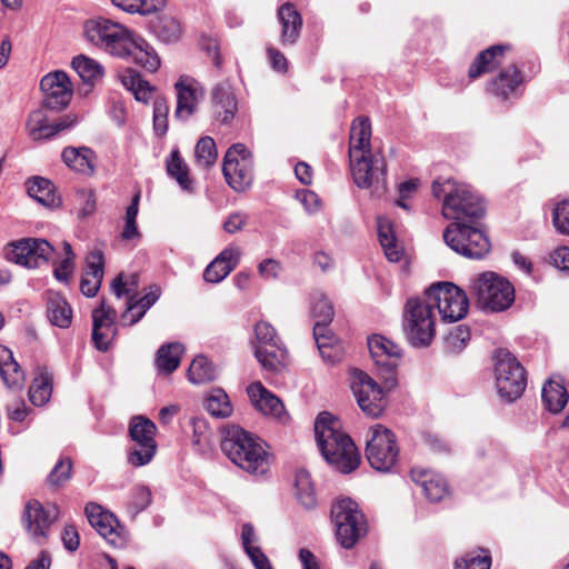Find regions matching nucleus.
Wrapping results in <instances>:
<instances>
[{"label":"nucleus","mask_w":569,"mask_h":569,"mask_svg":"<svg viewBox=\"0 0 569 569\" xmlns=\"http://www.w3.org/2000/svg\"><path fill=\"white\" fill-rule=\"evenodd\" d=\"M319 449L328 463L338 471L349 473L360 461L351 438L339 430V421L329 412H321L315 422Z\"/></svg>","instance_id":"f257e3e1"},{"label":"nucleus","mask_w":569,"mask_h":569,"mask_svg":"<svg viewBox=\"0 0 569 569\" xmlns=\"http://www.w3.org/2000/svg\"><path fill=\"white\" fill-rule=\"evenodd\" d=\"M221 449L236 466L249 473L264 475L269 469V456L261 440L239 426L224 430Z\"/></svg>","instance_id":"f03ea898"},{"label":"nucleus","mask_w":569,"mask_h":569,"mask_svg":"<svg viewBox=\"0 0 569 569\" xmlns=\"http://www.w3.org/2000/svg\"><path fill=\"white\" fill-rule=\"evenodd\" d=\"M432 193L442 198V216L452 222H477L485 214L482 200L472 189L455 180H439L432 183Z\"/></svg>","instance_id":"7ed1b4c3"},{"label":"nucleus","mask_w":569,"mask_h":569,"mask_svg":"<svg viewBox=\"0 0 569 569\" xmlns=\"http://www.w3.org/2000/svg\"><path fill=\"white\" fill-rule=\"evenodd\" d=\"M442 237L449 248L469 259H481L490 251V241L478 221L451 222Z\"/></svg>","instance_id":"20e7f679"},{"label":"nucleus","mask_w":569,"mask_h":569,"mask_svg":"<svg viewBox=\"0 0 569 569\" xmlns=\"http://www.w3.org/2000/svg\"><path fill=\"white\" fill-rule=\"evenodd\" d=\"M403 329L415 347H427L436 333L433 305L423 298L407 300L403 311Z\"/></svg>","instance_id":"39448f33"},{"label":"nucleus","mask_w":569,"mask_h":569,"mask_svg":"<svg viewBox=\"0 0 569 569\" xmlns=\"http://www.w3.org/2000/svg\"><path fill=\"white\" fill-rule=\"evenodd\" d=\"M495 380L499 396L508 402L517 400L527 386L526 370L508 350L495 353Z\"/></svg>","instance_id":"423d86ee"},{"label":"nucleus","mask_w":569,"mask_h":569,"mask_svg":"<svg viewBox=\"0 0 569 569\" xmlns=\"http://www.w3.org/2000/svg\"><path fill=\"white\" fill-rule=\"evenodd\" d=\"M337 540L343 548H352L366 533L367 522L358 503L349 498L337 500L331 507Z\"/></svg>","instance_id":"0eeeda50"},{"label":"nucleus","mask_w":569,"mask_h":569,"mask_svg":"<svg viewBox=\"0 0 569 569\" xmlns=\"http://www.w3.org/2000/svg\"><path fill=\"white\" fill-rule=\"evenodd\" d=\"M479 305L491 311H503L515 301V289L505 278L495 272L479 274L471 284Z\"/></svg>","instance_id":"6e6552de"},{"label":"nucleus","mask_w":569,"mask_h":569,"mask_svg":"<svg viewBox=\"0 0 569 569\" xmlns=\"http://www.w3.org/2000/svg\"><path fill=\"white\" fill-rule=\"evenodd\" d=\"M350 158V168L355 183L359 188H372L375 196L380 197L387 187V163L381 152L357 154Z\"/></svg>","instance_id":"1a4fd4ad"},{"label":"nucleus","mask_w":569,"mask_h":569,"mask_svg":"<svg viewBox=\"0 0 569 569\" xmlns=\"http://www.w3.org/2000/svg\"><path fill=\"white\" fill-rule=\"evenodd\" d=\"M423 299L437 308L445 322H456L466 317L469 301L466 292L451 282H439L426 290Z\"/></svg>","instance_id":"9d476101"},{"label":"nucleus","mask_w":569,"mask_h":569,"mask_svg":"<svg viewBox=\"0 0 569 569\" xmlns=\"http://www.w3.org/2000/svg\"><path fill=\"white\" fill-rule=\"evenodd\" d=\"M398 456L399 448L393 432L381 425L371 427L366 446L370 466L377 471L388 472L395 467Z\"/></svg>","instance_id":"9b49d317"},{"label":"nucleus","mask_w":569,"mask_h":569,"mask_svg":"<svg viewBox=\"0 0 569 569\" xmlns=\"http://www.w3.org/2000/svg\"><path fill=\"white\" fill-rule=\"evenodd\" d=\"M130 32L124 26L104 18L88 20L83 27L88 42L116 57L126 48Z\"/></svg>","instance_id":"f8f14e48"},{"label":"nucleus","mask_w":569,"mask_h":569,"mask_svg":"<svg viewBox=\"0 0 569 569\" xmlns=\"http://www.w3.org/2000/svg\"><path fill=\"white\" fill-rule=\"evenodd\" d=\"M222 172L234 191L242 192L250 188L253 182V158L244 144L234 143L227 150Z\"/></svg>","instance_id":"ddd939ff"},{"label":"nucleus","mask_w":569,"mask_h":569,"mask_svg":"<svg viewBox=\"0 0 569 569\" xmlns=\"http://www.w3.org/2000/svg\"><path fill=\"white\" fill-rule=\"evenodd\" d=\"M350 387L361 410L371 417H379L386 408V386L380 387L368 373L352 369Z\"/></svg>","instance_id":"4468645a"},{"label":"nucleus","mask_w":569,"mask_h":569,"mask_svg":"<svg viewBox=\"0 0 569 569\" xmlns=\"http://www.w3.org/2000/svg\"><path fill=\"white\" fill-rule=\"evenodd\" d=\"M254 335L257 360L264 370L278 371L284 365L287 350L281 346L274 328L266 321H259L254 326Z\"/></svg>","instance_id":"2eb2a0df"},{"label":"nucleus","mask_w":569,"mask_h":569,"mask_svg":"<svg viewBox=\"0 0 569 569\" xmlns=\"http://www.w3.org/2000/svg\"><path fill=\"white\" fill-rule=\"evenodd\" d=\"M156 432L157 427L150 419L142 416L132 418L129 433L134 445L128 457L132 466L141 467L152 460L157 451Z\"/></svg>","instance_id":"dca6fc26"},{"label":"nucleus","mask_w":569,"mask_h":569,"mask_svg":"<svg viewBox=\"0 0 569 569\" xmlns=\"http://www.w3.org/2000/svg\"><path fill=\"white\" fill-rule=\"evenodd\" d=\"M52 253L53 247L47 240L23 238L10 243L7 258L16 264L33 269L47 263Z\"/></svg>","instance_id":"f3484780"},{"label":"nucleus","mask_w":569,"mask_h":569,"mask_svg":"<svg viewBox=\"0 0 569 569\" xmlns=\"http://www.w3.org/2000/svg\"><path fill=\"white\" fill-rule=\"evenodd\" d=\"M368 349L381 378L388 388L396 385L395 370L400 361V348L389 339L373 335L368 338Z\"/></svg>","instance_id":"a211bd4d"},{"label":"nucleus","mask_w":569,"mask_h":569,"mask_svg":"<svg viewBox=\"0 0 569 569\" xmlns=\"http://www.w3.org/2000/svg\"><path fill=\"white\" fill-rule=\"evenodd\" d=\"M76 123H78V117L71 113L49 122L43 107L30 112L26 121V132L32 141L41 142L52 139L59 132L72 128Z\"/></svg>","instance_id":"6ab92c4d"},{"label":"nucleus","mask_w":569,"mask_h":569,"mask_svg":"<svg viewBox=\"0 0 569 569\" xmlns=\"http://www.w3.org/2000/svg\"><path fill=\"white\" fill-rule=\"evenodd\" d=\"M59 518V509L56 505L43 507L37 500L27 502L22 516L26 530L37 542L48 537L51 525Z\"/></svg>","instance_id":"aec40b11"},{"label":"nucleus","mask_w":569,"mask_h":569,"mask_svg":"<svg viewBox=\"0 0 569 569\" xmlns=\"http://www.w3.org/2000/svg\"><path fill=\"white\" fill-rule=\"evenodd\" d=\"M43 92V107L51 110L66 108L72 97V84L63 71H53L46 74L40 81Z\"/></svg>","instance_id":"412c9836"},{"label":"nucleus","mask_w":569,"mask_h":569,"mask_svg":"<svg viewBox=\"0 0 569 569\" xmlns=\"http://www.w3.org/2000/svg\"><path fill=\"white\" fill-rule=\"evenodd\" d=\"M124 47L118 57L128 59L149 72H154L160 67V58L144 39L130 32Z\"/></svg>","instance_id":"4be33fe9"},{"label":"nucleus","mask_w":569,"mask_h":569,"mask_svg":"<svg viewBox=\"0 0 569 569\" xmlns=\"http://www.w3.org/2000/svg\"><path fill=\"white\" fill-rule=\"evenodd\" d=\"M116 310L101 301L99 308L92 311V340L100 351H107L114 336Z\"/></svg>","instance_id":"5701e85b"},{"label":"nucleus","mask_w":569,"mask_h":569,"mask_svg":"<svg viewBox=\"0 0 569 569\" xmlns=\"http://www.w3.org/2000/svg\"><path fill=\"white\" fill-rule=\"evenodd\" d=\"M238 110V102L231 84L222 81L216 84L211 91V111L216 121L229 123Z\"/></svg>","instance_id":"b1692460"},{"label":"nucleus","mask_w":569,"mask_h":569,"mask_svg":"<svg viewBox=\"0 0 569 569\" xmlns=\"http://www.w3.org/2000/svg\"><path fill=\"white\" fill-rule=\"evenodd\" d=\"M174 87L177 90L174 117L187 120L197 110L198 103L203 98V91L194 80L189 78H180Z\"/></svg>","instance_id":"393cba45"},{"label":"nucleus","mask_w":569,"mask_h":569,"mask_svg":"<svg viewBox=\"0 0 569 569\" xmlns=\"http://www.w3.org/2000/svg\"><path fill=\"white\" fill-rule=\"evenodd\" d=\"M247 393L253 407L266 416L280 421L287 420V412L281 400L267 390L261 382H253L247 388Z\"/></svg>","instance_id":"a878e982"},{"label":"nucleus","mask_w":569,"mask_h":569,"mask_svg":"<svg viewBox=\"0 0 569 569\" xmlns=\"http://www.w3.org/2000/svg\"><path fill=\"white\" fill-rule=\"evenodd\" d=\"M240 248L228 246L211 261L203 272V279L210 283L221 282L239 263Z\"/></svg>","instance_id":"bb28decb"},{"label":"nucleus","mask_w":569,"mask_h":569,"mask_svg":"<svg viewBox=\"0 0 569 569\" xmlns=\"http://www.w3.org/2000/svg\"><path fill=\"white\" fill-rule=\"evenodd\" d=\"M104 259L99 250L89 252L86 258V270L81 277L80 290L89 298L94 297L102 283Z\"/></svg>","instance_id":"cd10ccee"},{"label":"nucleus","mask_w":569,"mask_h":569,"mask_svg":"<svg viewBox=\"0 0 569 569\" xmlns=\"http://www.w3.org/2000/svg\"><path fill=\"white\" fill-rule=\"evenodd\" d=\"M411 480L421 488L425 497L431 502H438L448 495L447 481L430 470L413 468Z\"/></svg>","instance_id":"c85d7f7f"},{"label":"nucleus","mask_w":569,"mask_h":569,"mask_svg":"<svg viewBox=\"0 0 569 569\" xmlns=\"http://www.w3.org/2000/svg\"><path fill=\"white\" fill-rule=\"evenodd\" d=\"M313 337L322 360L328 365L340 362L346 353L343 345L329 328L313 326Z\"/></svg>","instance_id":"c756f323"},{"label":"nucleus","mask_w":569,"mask_h":569,"mask_svg":"<svg viewBox=\"0 0 569 569\" xmlns=\"http://www.w3.org/2000/svg\"><path fill=\"white\" fill-rule=\"evenodd\" d=\"M277 17L281 26V44L284 47L293 46L299 39L302 29V18L300 13L292 3L287 2L278 9Z\"/></svg>","instance_id":"7c9ffc66"},{"label":"nucleus","mask_w":569,"mask_h":569,"mask_svg":"<svg viewBox=\"0 0 569 569\" xmlns=\"http://www.w3.org/2000/svg\"><path fill=\"white\" fill-rule=\"evenodd\" d=\"M84 511L91 527H93L99 535L108 541L116 543V528L118 527L117 518L94 502L87 503Z\"/></svg>","instance_id":"2f4dec72"},{"label":"nucleus","mask_w":569,"mask_h":569,"mask_svg":"<svg viewBox=\"0 0 569 569\" xmlns=\"http://www.w3.org/2000/svg\"><path fill=\"white\" fill-rule=\"evenodd\" d=\"M159 297L160 288L158 286H150L149 291L140 299L130 296L127 301V309L121 316V322L124 326L137 323L144 316L147 310L156 303Z\"/></svg>","instance_id":"473e14b6"},{"label":"nucleus","mask_w":569,"mask_h":569,"mask_svg":"<svg viewBox=\"0 0 569 569\" xmlns=\"http://www.w3.org/2000/svg\"><path fill=\"white\" fill-rule=\"evenodd\" d=\"M0 377L10 389H21L26 380L24 372L13 358L12 351L4 346H0Z\"/></svg>","instance_id":"72a5a7b5"},{"label":"nucleus","mask_w":569,"mask_h":569,"mask_svg":"<svg viewBox=\"0 0 569 569\" xmlns=\"http://www.w3.org/2000/svg\"><path fill=\"white\" fill-rule=\"evenodd\" d=\"M26 188L28 194L40 204L54 208L60 206V197L56 193L53 183L42 177H32L27 180Z\"/></svg>","instance_id":"f704fd0d"},{"label":"nucleus","mask_w":569,"mask_h":569,"mask_svg":"<svg viewBox=\"0 0 569 569\" xmlns=\"http://www.w3.org/2000/svg\"><path fill=\"white\" fill-rule=\"evenodd\" d=\"M47 317L51 325L59 328H68L71 325L72 310L68 301L59 292L48 291Z\"/></svg>","instance_id":"c9c22d12"},{"label":"nucleus","mask_w":569,"mask_h":569,"mask_svg":"<svg viewBox=\"0 0 569 569\" xmlns=\"http://www.w3.org/2000/svg\"><path fill=\"white\" fill-rule=\"evenodd\" d=\"M371 124L367 117L357 118L350 129L349 157L370 153Z\"/></svg>","instance_id":"e433bc0d"},{"label":"nucleus","mask_w":569,"mask_h":569,"mask_svg":"<svg viewBox=\"0 0 569 569\" xmlns=\"http://www.w3.org/2000/svg\"><path fill=\"white\" fill-rule=\"evenodd\" d=\"M378 237L385 254L391 262H398L402 257V248L398 244L392 222L387 217L377 219Z\"/></svg>","instance_id":"4c0bfd02"},{"label":"nucleus","mask_w":569,"mask_h":569,"mask_svg":"<svg viewBox=\"0 0 569 569\" xmlns=\"http://www.w3.org/2000/svg\"><path fill=\"white\" fill-rule=\"evenodd\" d=\"M63 162L73 171L83 174L93 172V152L87 147H67L62 151Z\"/></svg>","instance_id":"58836bf2"},{"label":"nucleus","mask_w":569,"mask_h":569,"mask_svg":"<svg viewBox=\"0 0 569 569\" xmlns=\"http://www.w3.org/2000/svg\"><path fill=\"white\" fill-rule=\"evenodd\" d=\"M505 50V46L497 44L480 52L469 68V77L476 79L496 68L500 63Z\"/></svg>","instance_id":"ea45409f"},{"label":"nucleus","mask_w":569,"mask_h":569,"mask_svg":"<svg viewBox=\"0 0 569 569\" xmlns=\"http://www.w3.org/2000/svg\"><path fill=\"white\" fill-rule=\"evenodd\" d=\"M521 82V72L512 64L498 74V77L490 83L489 90L496 96L507 99L511 93H513Z\"/></svg>","instance_id":"a19ab883"},{"label":"nucleus","mask_w":569,"mask_h":569,"mask_svg":"<svg viewBox=\"0 0 569 569\" xmlns=\"http://www.w3.org/2000/svg\"><path fill=\"white\" fill-rule=\"evenodd\" d=\"M122 84L132 92L136 100L148 103L154 88L139 72L127 68L120 76Z\"/></svg>","instance_id":"79ce46f5"},{"label":"nucleus","mask_w":569,"mask_h":569,"mask_svg":"<svg viewBox=\"0 0 569 569\" xmlns=\"http://www.w3.org/2000/svg\"><path fill=\"white\" fill-rule=\"evenodd\" d=\"M541 398L548 411L559 413L567 405L569 395L561 383L549 380L542 387Z\"/></svg>","instance_id":"37998d69"},{"label":"nucleus","mask_w":569,"mask_h":569,"mask_svg":"<svg viewBox=\"0 0 569 569\" xmlns=\"http://www.w3.org/2000/svg\"><path fill=\"white\" fill-rule=\"evenodd\" d=\"M183 346L179 342H170L159 348L156 358V365L159 372L169 375L173 372L180 363Z\"/></svg>","instance_id":"c03bdc74"},{"label":"nucleus","mask_w":569,"mask_h":569,"mask_svg":"<svg viewBox=\"0 0 569 569\" xmlns=\"http://www.w3.org/2000/svg\"><path fill=\"white\" fill-rule=\"evenodd\" d=\"M156 37L167 43L176 42L181 36L180 22L171 16H160L151 24Z\"/></svg>","instance_id":"a18cd8bd"},{"label":"nucleus","mask_w":569,"mask_h":569,"mask_svg":"<svg viewBox=\"0 0 569 569\" xmlns=\"http://www.w3.org/2000/svg\"><path fill=\"white\" fill-rule=\"evenodd\" d=\"M296 497L306 509H312L317 505L316 491L308 471L299 470L295 478Z\"/></svg>","instance_id":"49530a36"},{"label":"nucleus","mask_w":569,"mask_h":569,"mask_svg":"<svg viewBox=\"0 0 569 569\" xmlns=\"http://www.w3.org/2000/svg\"><path fill=\"white\" fill-rule=\"evenodd\" d=\"M71 64L84 83L93 84L103 74L102 66L83 54L74 57Z\"/></svg>","instance_id":"de8ad7c7"},{"label":"nucleus","mask_w":569,"mask_h":569,"mask_svg":"<svg viewBox=\"0 0 569 569\" xmlns=\"http://www.w3.org/2000/svg\"><path fill=\"white\" fill-rule=\"evenodd\" d=\"M204 407L216 418H226L232 412L229 397L222 389L211 390L204 399Z\"/></svg>","instance_id":"09e8293b"},{"label":"nucleus","mask_w":569,"mask_h":569,"mask_svg":"<svg viewBox=\"0 0 569 569\" xmlns=\"http://www.w3.org/2000/svg\"><path fill=\"white\" fill-rule=\"evenodd\" d=\"M51 392V376L46 371H41L39 376L33 379L29 388V399L34 406H43L49 401Z\"/></svg>","instance_id":"8fccbe9b"},{"label":"nucleus","mask_w":569,"mask_h":569,"mask_svg":"<svg viewBox=\"0 0 569 569\" xmlns=\"http://www.w3.org/2000/svg\"><path fill=\"white\" fill-rule=\"evenodd\" d=\"M311 313L316 319L315 326L329 328L335 316L333 306L323 293L315 292L311 297Z\"/></svg>","instance_id":"3c124183"},{"label":"nucleus","mask_w":569,"mask_h":569,"mask_svg":"<svg viewBox=\"0 0 569 569\" xmlns=\"http://www.w3.org/2000/svg\"><path fill=\"white\" fill-rule=\"evenodd\" d=\"M168 174L173 178L184 191H192V181L189 179V170L177 150L171 152L167 161Z\"/></svg>","instance_id":"603ef678"},{"label":"nucleus","mask_w":569,"mask_h":569,"mask_svg":"<svg viewBox=\"0 0 569 569\" xmlns=\"http://www.w3.org/2000/svg\"><path fill=\"white\" fill-rule=\"evenodd\" d=\"M188 377L194 385L206 383L216 378V370L204 356H198L189 367Z\"/></svg>","instance_id":"864d4df0"},{"label":"nucleus","mask_w":569,"mask_h":569,"mask_svg":"<svg viewBox=\"0 0 569 569\" xmlns=\"http://www.w3.org/2000/svg\"><path fill=\"white\" fill-rule=\"evenodd\" d=\"M119 9L128 13L150 14L163 8L166 0H111Z\"/></svg>","instance_id":"5fc2aeb1"},{"label":"nucleus","mask_w":569,"mask_h":569,"mask_svg":"<svg viewBox=\"0 0 569 569\" xmlns=\"http://www.w3.org/2000/svg\"><path fill=\"white\" fill-rule=\"evenodd\" d=\"M196 163L198 167L208 169L213 166L218 158L216 142L211 137H202L194 148Z\"/></svg>","instance_id":"6e6d98bb"},{"label":"nucleus","mask_w":569,"mask_h":569,"mask_svg":"<svg viewBox=\"0 0 569 569\" xmlns=\"http://www.w3.org/2000/svg\"><path fill=\"white\" fill-rule=\"evenodd\" d=\"M151 502V490L147 486L138 485L131 491L128 509L133 516H136L147 509Z\"/></svg>","instance_id":"4d7b16f0"},{"label":"nucleus","mask_w":569,"mask_h":569,"mask_svg":"<svg viewBox=\"0 0 569 569\" xmlns=\"http://www.w3.org/2000/svg\"><path fill=\"white\" fill-rule=\"evenodd\" d=\"M491 557L487 553L468 552L455 561V569H490Z\"/></svg>","instance_id":"13d9d810"},{"label":"nucleus","mask_w":569,"mask_h":569,"mask_svg":"<svg viewBox=\"0 0 569 569\" xmlns=\"http://www.w3.org/2000/svg\"><path fill=\"white\" fill-rule=\"evenodd\" d=\"M168 101L164 98H157L153 104V128L160 136H163L168 130Z\"/></svg>","instance_id":"bf43d9fd"},{"label":"nucleus","mask_w":569,"mask_h":569,"mask_svg":"<svg viewBox=\"0 0 569 569\" xmlns=\"http://www.w3.org/2000/svg\"><path fill=\"white\" fill-rule=\"evenodd\" d=\"M71 460L69 458H61L48 476V482L54 487L64 485L71 477Z\"/></svg>","instance_id":"052dcab7"},{"label":"nucleus","mask_w":569,"mask_h":569,"mask_svg":"<svg viewBox=\"0 0 569 569\" xmlns=\"http://www.w3.org/2000/svg\"><path fill=\"white\" fill-rule=\"evenodd\" d=\"M552 222L559 233L569 236V201L558 202L553 209Z\"/></svg>","instance_id":"680f3d73"},{"label":"nucleus","mask_w":569,"mask_h":569,"mask_svg":"<svg viewBox=\"0 0 569 569\" xmlns=\"http://www.w3.org/2000/svg\"><path fill=\"white\" fill-rule=\"evenodd\" d=\"M470 340V330L466 326H458L447 337V347L452 352L461 351Z\"/></svg>","instance_id":"e2e57ef3"},{"label":"nucleus","mask_w":569,"mask_h":569,"mask_svg":"<svg viewBox=\"0 0 569 569\" xmlns=\"http://www.w3.org/2000/svg\"><path fill=\"white\" fill-rule=\"evenodd\" d=\"M138 287V274L132 273L127 281L123 280V274H118L111 284L112 292L117 296V298H121L122 296H134L133 291Z\"/></svg>","instance_id":"0e129e2a"},{"label":"nucleus","mask_w":569,"mask_h":569,"mask_svg":"<svg viewBox=\"0 0 569 569\" xmlns=\"http://www.w3.org/2000/svg\"><path fill=\"white\" fill-rule=\"evenodd\" d=\"M248 214L244 212H232L223 222V230L230 234L240 231L248 222Z\"/></svg>","instance_id":"69168bd1"},{"label":"nucleus","mask_w":569,"mask_h":569,"mask_svg":"<svg viewBox=\"0 0 569 569\" xmlns=\"http://www.w3.org/2000/svg\"><path fill=\"white\" fill-rule=\"evenodd\" d=\"M77 201L81 204L82 217L91 214L96 208V197L92 190H80L77 192Z\"/></svg>","instance_id":"338daca9"},{"label":"nucleus","mask_w":569,"mask_h":569,"mask_svg":"<svg viewBox=\"0 0 569 569\" xmlns=\"http://www.w3.org/2000/svg\"><path fill=\"white\" fill-rule=\"evenodd\" d=\"M551 263L559 270L569 272V247H561L550 254Z\"/></svg>","instance_id":"774afa93"}]
</instances>
